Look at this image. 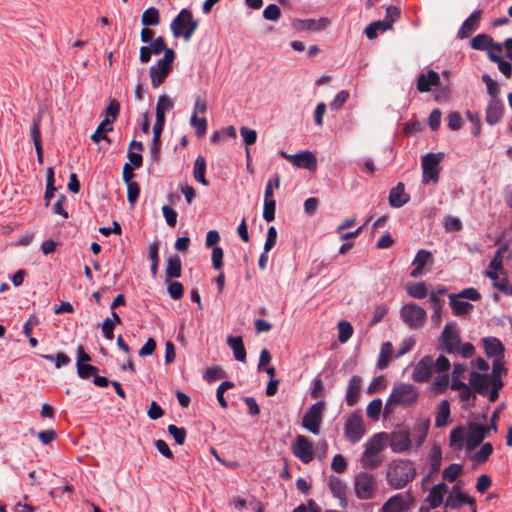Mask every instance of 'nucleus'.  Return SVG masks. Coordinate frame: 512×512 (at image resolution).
I'll use <instances>...</instances> for the list:
<instances>
[{
	"label": "nucleus",
	"instance_id": "nucleus-54",
	"mask_svg": "<svg viewBox=\"0 0 512 512\" xmlns=\"http://www.w3.org/2000/svg\"><path fill=\"white\" fill-rule=\"evenodd\" d=\"M167 430L178 445L184 444L187 432L183 427H177L176 425L170 424L168 425Z\"/></svg>",
	"mask_w": 512,
	"mask_h": 512
},
{
	"label": "nucleus",
	"instance_id": "nucleus-50",
	"mask_svg": "<svg viewBox=\"0 0 512 512\" xmlns=\"http://www.w3.org/2000/svg\"><path fill=\"white\" fill-rule=\"evenodd\" d=\"M76 366L77 374L81 379H88L91 376H95L99 371L96 366L88 363H76Z\"/></svg>",
	"mask_w": 512,
	"mask_h": 512
},
{
	"label": "nucleus",
	"instance_id": "nucleus-51",
	"mask_svg": "<svg viewBox=\"0 0 512 512\" xmlns=\"http://www.w3.org/2000/svg\"><path fill=\"white\" fill-rule=\"evenodd\" d=\"M431 472H437L441 466L442 452L438 446H434L429 454Z\"/></svg>",
	"mask_w": 512,
	"mask_h": 512
},
{
	"label": "nucleus",
	"instance_id": "nucleus-58",
	"mask_svg": "<svg viewBox=\"0 0 512 512\" xmlns=\"http://www.w3.org/2000/svg\"><path fill=\"white\" fill-rule=\"evenodd\" d=\"M381 410H382V401H381V399L378 398V399L372 400L368 404L366 413H367L368 417H370L372 419H378L379 415L381 413Z\"/></svg>",
	"mask_w": 512,
	"mask_h": 512
},
{
	"label": "nucleus",
	"instance_id": "nucleus-11",
	"mask_svg": "<svg viewBox=\"0 0 512 512\" xmlns=\"http://www.w3.org/2000/svg\"><path fill=\"white\" fill-rule=\"evenodd\" d=\"M466 435V448L468 451L474 450L486 437L490 427L487 425L470 423Z\"/></svg>",
	"mask_w": 512,
	"mask_h": 512
},
{
	"label": "nucleus",
	"instance_id": "nucleus-1",
	"mask_svg": "<svg viewBox=\"0 0 512 512\" xmlns=\"http://www.w3.org/2000/svg\"><path fill=\"white\" fill-rule=\"evenodd\" d=\"M419 391L409 383L400 382L393 386L384 406V414L392 413L395 407L411 408L418 403Z\"/></svg>",
	"mask_w": 512,
	"mask_h": 512
},
{
	"label": "nucleus",
	"instance_id": "nucleus-32",
	"mask_svg": "<svg viewBox=\"0 0 512 512\" xmlns=\"http://www.w3.org/2000/svg\"><path fill=\"white\" fill-rule=\"evenodd\" d=\"M169 73L170 71L165 68L163 69L156 65L151 66L149 69V76L151 78L153 88H158L162 83H164Z\"/></svg>",
	"mask_w": 512,
	"mask_h": 512
},
{
	"label": "nucleus",
	"instance_id": "nucleus-5",
	"mask_svg": "<svg viewBox=\"0 0 512 512\" xmlns=\"http://www.w3.org/2000/svg\"><path fill=\"white\" fill-rule=\"evenodd\" d=\"M354 488L356 496L362 500L371 499L376 490V479L373 474L360 472L355 476Z\"/></svg>",
	"mask_w": 512,
	"mask_h": 512
},
{
	"label": "nucleus",
	"instance_id": "nucleus-2",
	"mask_svg": "<svg viewBox=\"0 0 512 512\" xmlns=\"http://www.w3.org/2000/svg\"><path fill=\"white\" fill-rule=\"evenodd\" d=\"M386 476L391 487L402 489L416 477V468L410 460H393L388 465Z\"/></svg>",
	"mask_w": 512,
	"mask_h": 512
},
{
	"label": "nucleus",
	"instance_id": "nucleus-24",
	"mask_svg": "<svg viewBox=\"0 0 512 512\" xmlns=\"http://www.w3.org/2000/svg\"><path fill=\"white\" fill-rule=\"evenodd\" d=\"M464 504H473V498L462 493L458 490L457 486H454L446 500V506L453 509H459Z\"/></svg>",
	"mask_w": 512,
	"mask_h": 512
},
{
	"label": "nucleus",
	"instance_id": "nucleus-63",
	"mask_svg": "<svg viewBox=\"0 0 512 512\" xmlns=\"http://www.w3.org/2000/svg\"><path fill=\"white\" fill-rule=\"evenodd\" d=\"M281 16V10L276 4H269L263 11L266 20L277 21Z\"/></svg>",
	"mask_w": 512,
	"mask_h": 512
},
{
	"label": "nucleus",
	"instance_id": "nucleus-62",
	"mask_svg": "<svg viewBox=\"0 0 512 512\" xmlns=\"http://www.w3.org/2000/svg\"><path fill=\"white\" fill-rule=\"evenodd\" d=\"M360 462L362 467L365 469H375L380 465L381 460L378 458V456H372L370 454L363 453Z\"/></svg>",
	"mask_w": 512,
	"mask_h": 512
},
{
	"label": "nucleus",
	"instance_id": "nucleus-57",
	"mask_svg": "<svg viewBox=\"0 0 512 512\" xmlns=\"http://www.w3.org/2000/svg\"><path fill=\"white\" fill-rule=\"evenodd\" d=\"M225 373L219 366H211L205 370L204 379L208 382H213L217 379L223 378Z\"/></svg>",
	"mask_w": 512,
	"mask_h": 512
},
{
	"label": "nucleus",
	"instance_id": "nucleus-37",
	"mask_svg": "<svg viewBox=\"0 0 512 512\" xmlns=\"http://www.w3.org/2000/svg\"><path fill=\"white\" fill-rule=\"evenodd\" d=\"M492 44V37L488 34H478L471 40V47L479 51H489L490 45Z\"/></svg>",
	"mask_w": 512,
	"mask_h": 512
},
{
	"label": "nucleus",
	"instance_id": "nucleus-39",
	"mask_svg": "<svg viewBox=\"0 0 512 512\" xmlns=\"http://www.w3.org/2000/svg\"><path fill=\"white\" fill-rule=\"evenodd\" d=\"M141 23L144 26H157L160 23L159 11L155 7L146 9L141 16Z\"/></svg>",
	"mask_w": 512,
	"mask_h": 512
},
{
	"label": "nucleus",
	"instance_id": "nucleus-47",
	"mask_svg": "<svg viewBox=\"0 0 512 512\" xmlns=\"http://www.w3.org/2000/svg\"><path fill=\"white\" fill-rule=\"evenodd\" d=\"M407 293L415 299H423L428 295L427 287L424 282L409 285L407 287Z\"/></svg>",
	"mask_w": 512,
	"mask_h": 512
},
{
	"label": "nucleus",
	"instance_id": "nucleus-33",
	"mask_svg": "<svg viewBox=\"0 0 512 512\" xmlns=\"http://www.w3.org/2000/svg\"><path fill=\"white\" fill-rule=\"evenodd\" d=\"M205 172H206L205 158L202 155H198L195 160V163H194L193 176L197 182L207 186L209 183L205 178Z\"/></svg>",
	"mask_w": 512,
	"mask_h": 512
},
{
	"label": "nucleus",
	"instance_id": "nucleus-55",
	"mask_svg": "<svg viewBox=\"0 0 512 512\" xmlns=\"http://www.w3.org/2000/svg\"><path fill=\"white\" fill-rule=\"evenodd\" d=\"M275 208H276V202L272 198H265L264 197V207H263V218L267 222H271L275 218Z\"/></svg>",
	"mask_w": 512,
	"mask_h": 512
},
{
	"label": "nucleus",
	"instance_id": "nucleus-21",
	"mask_svg": "<svg viewBox=\"0 0 512 512\" xmlns=\"http://www.w3.org/2000/svg\"><path fill=\"white\" fill-rule=\"evenodd\" d=\"M433 257L432 254L427 250H419L413 260V270L410 273V276L413 278H418L423 274V269L427 263H432Z\"/></svg>",
	"mask_w": 512,
	"mask_h": 512
},
{
	"label": "nucleus",
	"instance_id": "nucleus-18",
	"mask_svg": "<svg viewBox=\"0 0 512 512\" xmlns=\"http://www.w3.org/2000/svg\"><path fill=\"white\" fill-rule=\"evenodd\" d=\"M440 82L438 73L432 69L427 73H422L417 79V90L421 93L429 92L433 86H437Z\"/></svg>",
	"mask_w": 512,
	"mask_h": 512
},
{
	"label": "nucleus",
	"instance_id": "nucleus-26",
	"mask_svg": "<svg viewBox=\"0 0 512 512\" xmlns=\"http://www.w3.org/2000/svg\"><path fill=\"white\" fill-rule=\"evenodd\" d=\"M458 296L455 294L449 295V304L452 308V313L455 316H464L469 314L472 309L473 305L467 301L458 300Z\"/></svg>",
	"mask_w": 512,
	"mask_h": 512
},
{
	"label": "nucleus",
	"instance_id": "nucleus-27",
	"mask_svg": "<svg viewBox=\"0 0 512 512\" xmlns=\"http://www.w3.org/2000/svg\"><path fill=\"white\" fill-rule=\"evenodd\" d=\"M446 490L447 485L444 483H439L432 487L427 496V501L429 502L431 508L435 509L442 504Z\"/></svg>",
	"mask_w": 512,
	"mask_h": 512
},
{
	"label": "nucleus",
	"instance_id": "nucleus-12",
	"mask_svg": "<svg viewBox=\"0 0 512 512\" xmlns=\"http://www.w3.org/2000/svg\"><path fill=\"white\" fill-rule=\"evenodd\" d=\"M345 436L352 443L355 444L363 437L365 429L362 418L353 414L345 423Z\"/></svg>",
	"mask_w": 512,
	"mask_h": 512
},
{
	"label": "nucleus",
	"instance_id": "nucleus-17",
	"mask_svg": "<svg viewBox=\"0 0 512 512\" xmlns=\"http://www.w3.org/2000/svg\"><path fill=\"white\" fill-rule=\"evenodd\" d=\"M482 15V10H475L470 16L463 22L460 29L458 30L457 36L461 39L467 38L472 32H474L479 25Z\"/></svg>",
	"mask_w": 512,
	"mask_h": 512
},
{
	"label": "nucleus",
	"instance_id": "nucleus-31",
	"mask_svg": "<svg viewBox=\"0 0 512 512\" xmlns=\"http://www.w3.org/2000/svg\"><path fill=\"white\" fill-rule=\"evenodd\" d=\"M386 437V434L380 433L374 435L365 446V451L363 453L370 454L372 456H378V454L383 449V438Z\"/></svg>",
	"mask_w": 512,
	"mask_h": 512
},
{
	"label": "nucleus",
	"instance_id": "nucleus-53",
	"mask_svg": "<svg viewBox=\"0 0 512 512\" xmlns=\"http://www.w3.org/2000/svg\"><path fill=\"white\" fill-rule=\"evenodd\" d=\"M175 57H176V54L173 49L166 50L163 58L157 60V62L154 65L161 67L163 69L165 68L171 72L172 64L175 60Z\"/></svg>",
	"mask_w": 512,
	"mask_h": 512
},
{
	"label": "nucleus",
	"instance_id": "nucleus-19",
	"mask_svg": "<svg viewBox=\"0 0 512 512\" xmlns=\"http://www.w3.org/2000/svg\"><path fill=\"white\" fill-rule=\"evenodd\" d=\"M410 200L409 195L405 192L404 184L399 182L390 190L388 201L391 207L400 208Z\"/></svg>",
	"mask_w": 512,
	"mask_h": 512
},
{
	"label": "nucleus",
	"instance_id": "nucleus-20",
	"mask_svg": "<svg viewBox=\"0 0 512 512\" xmlns=\"http://www.w3.org/2000/svg\"><path fill=\"white\" fill-rule=\"evenodd\" d=\"M469 383L473 390L481 395H486L488 388L491 385L489 375L480 374L476 371H472L470 373Z\"/></svg>",
	"mask_w": 512,
	"mask_h": 512
},
{
	"label": "nucleus",
	"instance_id": "nucleus-35",
	"mask_svg": "<svg viewBox=\"0 0 512 512\" xmlns=\"http://www.w3.org/2000/svg\"><path fill=\"white\" fill-rule=\"evenodd\" d=\"M393 352V346L390 342H384L381 345L380 355L377 361V368L383 370L389 364Z\"/></svg>",
	"mask_w": 512,
	"mask_h": 512
},
{
	"label": "nucleus",
	"instance_id": "nucleus-8",
	"mask_svg": "<svg viewBox=\"0 0 512 512\" xmlns=\"http://www.w3.org/2000/svg\"><path fill=\"white\" fill-rule=\"evenodd\" d=\"M291 450L293 455L304 464H308L314 459L313 442L303 435L296 436Z\"/></svg>",
	"mask_w": 512,
	"mask_h": 512
},
{
	"label": "nucleus",
	"instance_id": "nucleus-29",
	"mask_svg": "<svg viewBox=\"0 0 512 512\" xmlns=\"http://www.w3.org/2000/svg\"><path fill=\"white\" fill-rule=\"evenodd\" d=\"M182 272V262L178 255L170 256L167 259L166 277L167 279L179 278Z\"/></svg>",
	"mask_w": 512,
	"mask_h": 512
},
{
	"label": "nucleus",
	"instance_id": "nucleus-45",
	"mask_svg": "<svg viewBox=\"0 0 512 512\" xmlns=\"http://www.w3.org/2000/svg\"><path fill=\"white\" fill-rule=\"evenodd\" d=\"M508 250V245L499 247L489 263V268L496 271H503V253Z\"/></svg>",
	"mask_w": 512,
	"mask_h": 512
},
{
	"label": "nucleus",
	"instance_id": "nucleus-7",
	"mask_svg": "<svg viewBox=\"0 0 512 512\" xmlns=\"http://www.w3.org/2000/svg\"><path fill=\"white\" fill-rule=\"evenodd\" d=\"M402 320L410 328H420L426 321V311L417 304H405L400 311Z\"/></svg>",
	"mask_w": 512,
	"mask_h": 512
},
{
	"label": "nucleus",
	"instance_id": "nucleus-13",
	"mask_svg": "<svg viewBox=\"0 0 512 512\" xmlns=\"http://www.w3.org/2000/svg\"><path fill=\"white\" fill-rule=\"evenodd\" d=\"M442 344L449 354L459 352L460 337L453 323L445 325L442 332Z\"/></svg>",
	"mask_w": 512,
	"mask_h": 512
},
{
	"label": "nucleus",
	"instance_id": "nucleus-9",
	"mask_svg": "<svg viewBox=\"0 0 512 512\" xmlns=\"http://www.w3.org/2000/svg\"><path fill=\"white\" fill-rule=\"evenodd\" d=\"M434 359L430 355L421 358L414 367L412 379L417 383H426L431 379Z\"/></svg>",
	"mask_w": 512,
	"mask_h": 512
},
{
	"label": "nucleus",
	"instance_id": "nucleus-42",
	"mask_svg": "<svg viewBox=\"0 0 512 512\" xmlns=\"http://www.w3.org/2000/svg\"><path fill=\"white\" fill-rule=\"evenodd\" d=\"M41 121L42 117L40 114L36 115L32 120V125L30 128V137L34 143V146L42 145L41 140Z\"/></svg>",
	"mask_w": 512,
	"mask_h": 512
},
{
	"label": "nucleus",
	"instance_id": "nucleus-25",
	"mask_svg": "<svg viewBox=\"0 0 512 512\" xmlns=\"http://www.w3.org/2000/svg\"><path fill=\"white\" fill-rule=\"evenodd\" d=\"M226 342L227 345L232 349L235 359L240 362H245L247 354L242 337L228 336Z\"/></svg>",
	"mask_w": 512,
	"mask_h": 512
},
{
	"label": "nucleus",
	"instance_id": "nucleus-3",
	"mask_svg": "<svg viewBox=\"0 0 512 512\" xmlns=\"http://www.w3.org/2000/svg\"><path fill=\"white\" fill-rule=\"evenodd\" d=\"M198 25L199 22L193 18L192 12L184 8L171 21L170 30L175 38L182 37L185 41H189Z\"/></svg>",
	"mask_w": 512,
	"mask_h": 512
},
{
	"label": "nucleus",
	"instance_id": "nucleus-46",
	"mask_svg": "<svg viewBox=\"0 0 512 512\" xmlns=\"http://www.w3.org/2000/svg\"><path fill=\"white\" fill-rule=\"evenodd\" d=\"M462 471L463 467L461 464L453 463L443 470L442 477L448 482H454L462 473Z\"/></svg>",
	"mask_w": 512,
	"mask_h": 512
},
{
	"label": "nucleus",
	"instance_id": "nucleus-38",
	"mask_svg": "<svg viewBox=\"0 0 512 512\" xmlns=\"http://www.w3.org/2000/svg\"><path fill=\"white\" fill-rule=\"evenodd\" d=\"M112 130L113 126L110 123V118H105L98 125L96 131L92 134L91 139L95 143H99L102 139L108 140V137L105 135V133L110 132Z\"/></svg>",
	"mask_w": 512,
	"mask_h": 512
},
{
	"label": "nucleus",
	"instance_id": "nucleus-61",
	"mask_svg": "<svg viewBox=\"0 0 512 512\" xmlns=\"http://www.w3.org/2000/svg\"><path fill=\"white\" fill-rule=\"evenodd\" d=\"M167 290H168L169 296L174 300H179L180 298L183 297L184 287L178 281H173V282L169 283Z\"/></svg>",
	"mask_w": 512,
	"mask_h": 512
},
{
	"label": "nucleus",
	"instance_id": "nucleus-23",
	"mask_svg": "<svg viewBox=\"0 0 512 512\" xmlns=\"http://www.w3.org/2000/svg\"><path fill=\"white\" fill-rule=\"evenodd\" d=\"M485 353L488 357L504 359V346L498 338L487 337L483 339Z\"/></svg>",
	"mask_w": 512,
	"mask_h": 512
},
{
	"label": "nucleus",
	"instance_id": "nucleus-48",
	"mask_svg": "<svg viewBox=\"0 0 512 512\" xmlns=\"http://www.w3.org/2000/svg\"><path fill=\"white\" fill-rule=\"evenodd\" d=\"M338 340L341 343L347 342L353 334V326L348 321L338 323Z\"/></svg>",
	"mask_w": 512,
	"mask_h": 512
},
{
	"label": "nucleus",
	"instance_id": "nucleus-40",
	"mask_svg": "<svg viewBox=\"0 0 512 512\" xmlns=\"http://www.w3.org/2000/svg\"><path fill=\"white\" fill-rule=\"evenodd\" d=\"M387 30H389V24L379 20L370 23L365 29V34L368 39H375L379 32H385Z\"/></svg>",
	"mask_w": 512,
	"mask_h": 512
},
{
	"label": "nucleus",
	"instance_id": "nucleus-6",
	"mask_svg": "<svg viewBox=\"0 0 512 512\" xmlns=\"http://www.w3.org/2000/svg\"><path fill=\"white\" fill-rule=\"evenodd\" d=\"M325 408L323 401H318L307 409L302 419V426L314 435L320 433L322 415Z\"/></svg>",
	"mask_w": 512,
	"mask_h": 512
},
{
	"label": "nucleus",
	"instance_id": "nucleus-15",
	"mask_svg": "<svg viewBox=\"0 0 512 512\" xmlns=\"http://www.w3.org/2000/svg\"><path fill=\"white\" fill-rule=\"evenodd\" d=\"M328 486L332 495L339 499L340 506L346 508L348 505L346 484L340 478L330 476Z\"/></svg>",
	"mask_w": 512,
	"mask_h": 512
},
{
	"label": "nucleus",
	"instance_id": "nucleus-60",
	"mask_svg": "<svg viewBox=\"0 0 512 512\" xmlns=\"http://www.w3.org/2000/svg\"><path fill=\"white\" fill-rule=\"evenodd\" d=\"M400 9L396 6H389L386 9L385 17L382 20L389 24V30L392 29L393 23L400 17Z\"/></svg>",
	"mask_w": 512,
	"mask_h": 512
},
{
	"label": "nucleus",
	"instance_id": "nucleus-44",
	"mask_svg": "<svg viewBox=\"0 0 512 512\" xmlns=\"http://www.w3.org/2000/svg\"><path fill=\"white\" fill-rule=\"evenodd\" d=\"M481 79L486 85L487 93L490 95V99H500V88L498 82L492 79L488 74H483Z\"/></svg>",
	"mask_w": 512,
	"mask_h": 512
},
{
	"label": "nucleus",
	"instance_id": "nucleus-28",
	"mask_svg": "<svg viewBox=\"0 0 512 512\" xmlns=\"http://www.w3.org/2000/svg\"><path fill=\"white\" fill-rule=\"evenodd\" d=\"M488 58L491 62L496 63L499 71L506 77L512 76V64L504 59L503 56L495 54L493 51H488Z\"/></svg>",
	"mask_w": 512,
	"mask_h": 512
},
{
	"label": "nucleus",
	"instance_id": "nucleus-49",
	"mask_svg": "<svg viewBox=\"0 0 512 512\" xmlns=\"http://www.w3.org/2000/svg\"><path fill=\"white\" fill-rule=\"evenodd\" d=\"M190 125L195 129V133L198 137H203L207 131V120L206 118H198L195 114H192L190 118Z\"/></svg>",
	"mask_w": 512,
	"mask_h": 512
},
{
	"label": "nucleus",
	"instance_id": "nucleus-43",
	"mask_svg": "<svg viewBox=\"0 0 512 512\" xmlns=\"http://www.w3.org/2000/svg\"><path fill=\"white\" fill-rule=\"evenodd\" d=\"M383 512H403V498L401 495L392 496L382 508Z\"/></svg>",
	"mask_w": 512,
	"mask_h": 512
},
{
	"label": "nucleus",
	"instance_id": "nucleus-36",
	"mask_svg": "<svg viewBox=\"0 0 512 512\" xmlns=\"http://www.w3.org/2000/svg\"><path fill=\"white\" fill-rule=\"evenodd\" d=\"M506 374V369L504 367V360L501 358H495L492 363V374L490 377V383L491 385H494L495 383L504 384L501 375Z\"/></svg>",
	"mask_w": 512,
	"mask_h": 512
},
{
	"label": "nucleus",
	"instance_id": "nucleus-30",
	"mask_svg": "<svg viewBox=\"0 0 512 512\" xmlns=\"http://www.w3.org/2000/svg\"><path fill=\"white\" fill-rule=\"evenodd\" d=\"M450 417V403L448 400H442L437 408L435 426L437 428L444 427L448 423Z\"/></svg>",
	"mask_w": 512,
	"mask_h": 512
},
{
	"label": "nucleus",
	"instance_id": "nucleus-56",
	"mask_svg": "<svg viewBox=\"0 0 512 512\" xmlns=\"http://www.w3.org/2000/svg\"><path fill=\"white\" fill-rule=\"evenodd\" d=\"M120 112V103L116 99H110L109 104L105 110L106 118H110V123L113 124V122L117 119V116Z\"/></svg>",
	"mask_w": 512,
	"mask_h": 512
},
{
	"label": "nucleus",
	"instance_id": "nucleus-64",
	"mask_svg": "<svg viewBox=\"0 0 512 512\" xmlns=\"http://www.w3.org/2000/svg\"><path fill=\"white\" fill-rule=\"evenodd\" d=\"M349 92L346 90H342L336 94L333 101L330 103V108L332 110H339L348 100Z\"/></svg>",
	"mask_w": 512,
	"mask_h": 512
},
{
	"label": "nucleus",
	"instance_id": "nucleus-59",
	"mask_svg": "<svg viewBox=\"0 0 512 512\" xmlns=\"http://www.w3.org/2000/svg\"><path fill=\"white\" fill-rule=\"evenodd\" d=\"M140 187L137 182L127 184V199L131 207H133L139 197Z\"/></svg>",
	"mask_w": 512,
	"mask_h": 512
},
{
	"label": "nucleus",
	"instance_id": "nucleus-52",
	"mask_svg": "<svg viewBox=\"0 0 512 512\" xmlns=\"http://www.w3.org/2000/svg\"><path fill=\"white\" fill-rule=\"evenodd\" d=\"M493 452V446L491 443L487 442V443H484L481 448L473 455V459L477 462V463H484L485 461L488 460V458L490 457V455L492 454Z\"/></svg>",
	"mask_w": 512,
	"mask_h": 512
},
{
	"label": "nucleus",
	"instance_id": "nucleus-22",
	"mask_svg": "<svg viewBox=\"0 0 512 512\" xmlns=\"http://www.w3.org/2000/svg\"><path fill=\"white\" fill-rule=\"evenodd\" d=\"M362 379L358 375H353L348 383L346 391V403L349 406H354L358 401L361 390Z\"/></svg>",
	"mask_w": 512,
	"mask_h": 512
},
{
	"label": "nucleus",
	"instance_id": "nucleus-34",
	"mask_svg": "<svg viewBox=\"0 0 512 512\" xmlns=\"http://www.w3.org/2000/svg\"><path fill=\"white\" fill-rule=\"evenodd\" d=\"M465 430L462 426H457L450 433L449 445L455 450H461L464 445Z\"/></svg>",
	"mask_w": 512,
	"mask_h": 512
},
{
	"label": "nucleus",
	"instance_id": "nucleus-4",
	"mask_svg": "<svg viewBox=\"0 0 512 512\" xmlns=\"http://www.w3.org/2000/svg\"><path fill=\"white\" fill-rule=\"evenodd\" d=\"M443 158L442 153H428L422 158V182L428 184L429 181L437 183L439 180V164Z\"/></svg>",
	"mask_w": 512,
	"mask_h": 512
},
{
	"label": "nucleus",
	"instance_id": "nucleus-41",
	"mask_svg": "<svg viewBox=\"0 0 512 512\" xmlns=\"http://www.w3.org/2000/svg\"><path fill=\"white\" fill-rule=\"evenodd\" d=\"M449 382L450 377L448 373H441V375L436 377L432 382L431 389L436 394H442L447 390Z\"/></svg>",
	"mask_w": 512,
	"mask_h": 512
},
{
	"label": "nucleus",
	"instance_id": "nucleus-16",
	"mask_svg": "<svg viewBox=\"0 0 512 512\" xmlns=\"http://www.w3.org/2000/svg\"><path fill=\"white\" fill-rule=\"evenodd\" d=\"M291 163L299 168L315 170L317 166V159L312 152L302 151L291 156Z\"/></svg>",
	"mask_w": 512,
	"mask_h": 512
},
{
	"label": "nucleus",
	"instance_id": "nucleus-14",
	"mask_svg": "<svg viewBox=\"0 0 512 512\" xmlns=\"http://www.w3.org/2000/svg\"><path fill=\"white\" fill-rule=\"evenodd\" d=\"M504 114V103L501 99H490L485 111V121L493 126L497 124Z\"/></svg>",
	"mask_w": 512,
	"mask_h": 512
},
{
	"label": "nucleus",
	"instance_id": "nucleus-10",
	"mask_svg": "<svg viewBox=\"0 0 512 512\" xmlns=\"http://www.w3.org/2000/svg\"><path fill=\"white\" fill-rule=\"evenodd\" d=\"M412 444L408 429L399 428L391 433L390 447L394 453H403L410 449Z\"/></svg>",
	"mask_w": 512,
	"mask_h": 512
}]
</instances>
